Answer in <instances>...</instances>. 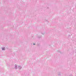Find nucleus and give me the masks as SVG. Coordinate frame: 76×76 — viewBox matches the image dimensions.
<instances>
[{
    "label": "nucleus",
    "instance_id": "5",
    "mask_svg": "<svg viewBox=\"0 0 76 76\" xmlns=\"http://www.w3.org/2000/svg\"><path fill=\"white\" fill-rule=\"evenodd\" d=\"M33 45H35V44H33Z\"/></svg>",
    "mask_w": 76,
    "mask_h": 76
},
{
    "label": "nucleus",
    "instance_id": "1",
    "mask_svg": "<svg viewBox=\"0 0 76 76\" xmlns=\"http://www.w3.org/2000/svg\"><path fill=\"white\" fill-rule=\"evenodd\" d=\"M18 69H22V67L20 66H19L18 67Z\"/></svg>",
    "mask_w": 76,
    "mask_h": 76
},
{
    "label": "nucleus",
    "instance_id": "2",
    "mask_svg": "<svg viewBox=\"0 0 76 76\" xmlns=\"http://www.w3.org/2000/svg\"><path fill=\"white\" fill-rule=\"evenodd\" d=\"M15 69H17V65H15Z\"/></svg>",
    "mask_w": 76,
    "mask_h": 76
},
{
    "label": "nucleus",
    "instance_id": "3",
    "mask_svg": "<svg viewBox=\"0 0 76 76\" xmlns=\"http://www.w3.org/2000/svg\"><path fill=\"white\" fill-rule=\"evenodd\" d=\"M2 50H5V48H2Z\"/></svg>",
    "mask_w": 76,
    "mask_h": 76
},
{
    "label": "nucleus",
    "instance_id": "4",
    "mask_svg": "<svg viewBox=\"0 0 76 76\" xmlns=\"http://www.w3.org/2000/svg\"><path fill=\"white\" fill-rule=\"evenodd\" d=\"M69 76H73L72 75H70Z\"/></svg>",
    "mask_w": 76,
    "mask_h": 76
}]
</instances>
